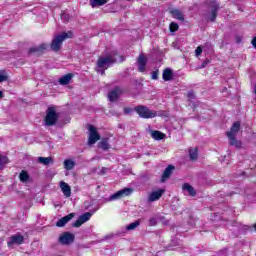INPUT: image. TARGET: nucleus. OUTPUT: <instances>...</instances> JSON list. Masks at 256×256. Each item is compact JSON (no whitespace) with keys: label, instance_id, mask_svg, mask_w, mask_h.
<instances>
[{"label":"nucleus","instance_id":"34","mask_svg":"<svg viewBox=\"0 0 256 256\" xmlns=\"http://www.w3.org/2000/svg\"><path fill=\"white\" fill-rule=\"evenodd\" d=\"M149 225L150 227H155L157 225V218H150Z\"/></svg>","mask_w":256,"mask_h":256},{"label":"nucleus","instance_id":"41","mask_svg":"<svg viewBox=\"0 0 256 256\" xmlns=\"http://www.w3.org/2000/svg\"><path fill=\"white\" fill-rule=\"evenodd\" d=\"M237 43H241V38L237 37Z\"/></svg>","mask_w":256,"mask_h":256},{"label":"nucleus","instance_id":"22","mask_svg":"<svg viewBox=\"0 0 256 256\" xmlns=\"http://www.w3.org/2000/svg\"><path fill=\"white\" fill-rule=\"evenodd\" d=\"M19 179L21 183H29L31 176H29V173L26 170H22L19 174Z\"/></svg>","mask_w":256,"mask_h":256},{"label":"nucleus","instance_id":"2","mask_svg":"<svg viewBox=\"0 0 256 256\" xmlns=\"http://www.w3.org/2000/svg\"><path fill=\"white\" fill-rule=\"evenodd\" d=\"M72 37V32H63L62 34L57 35L50 44L51 51H54L55 53L59 52L65 39H71Z\"/></svg>","mask_w":256,"mask_h":256},{"label":"nucleus","instance_id":"47","mask_svg":"<svg viewBox=\"0 0 256 256\" xmlns=\"http://www.w3.org/2000/svg\"><path fill=\"white\" fill-rule=\"evenodd\" d=\"M102 171H104V172H105V168H103V169H102Z\"/></svg>","mask_w":256,"mask_h":256},{"label":"nucleus","instance_id":"45","mask_svg":"<svg viewBox=\"0 0 256 256\" xmlns=\"http://www.w3.org/2000/svg\"><path fill=\"white\" fill-rule=\"evenodd\" d=\"M254 229H255V231H256V223L254 224Z\"/></svg>","mask_w":256,"mask_h":256},{"label":"nucleus","instance_id":"6","mask_svg":"<svg viewBox=\"0 0 256 256\" xmlns=\"http://www.w3.org/2000/svg\"><path fill=\"white\" fill-rule=\"evenodd\" d=\"M131 193H133V190L131 188H124L121 189L119 191H117L116 193L112 194L107 201H117L119 199H123V197H129V195H131Z\"/></svg>","mask_w":256,"mask_h":256},{"label":"nucleus","instance_id":"30","mask_svg":"<svg viewBox=\"0 0 256 256\" xmlns=\"http://www.w3.org/2000/svg\"><path fill=\"white\" fill-rule=\"evenodd\" d=\"M98 147L100 149H103V151H107L109 149V142L107 140H102L101 142H99Z\"/></svg>","mask_w":256,"mask_h":256},{"label":"nucleus","instance_id":"7","mask_svg":"<svg viewBox=\"0 0 256 256\" xmlns=\"http://www.w3.org/2000/svg\"><path fill=\"white\" fill-rule=\"evenodd\" d=\"M89 137H88V145H95L101 139V135L97 132V128L93 125L88 126Z\"/></svg>","mask_w":256,"mask_h":256},{"label":"nucleus","instance_id":"43","mask_svg":"<svg viewBox=\"0 0 256 256\" xmlns=\"http://www.w3.org/2000/svg\"><path fill=\"white\" fill-rule=\"evenodd\" d=\"M120 57V62L122 63V61H123V57L122 56H119Z\"/></svg>","mask_w":256,"mask_h":256},{"label":"nucleus","instance_id":"13","mask_svg":"<svg viewBox=\"0 0 256 256\" xmlns=\"http://www.w3.org/2000/svg\"><path fill=\"white\" fill-rule=\"evenodd\" d=\"M73 217H75V213H70L67 216L62 217L61 219H59L56 223L57 227H65V225H67V223H69V221H71V219H73Z\"/></svg>","mask_w":256,"mask_h":256},{"label":"nucleus","instance_id":"12","mask_svg":"<svg viewBox=\"0 0 256 256\" xmlns=\"http://www.w3.org/2000/svg\"><path fill=\"white\" fill-rule=\"evenodd\" d=\"M163 193H165L163 189L151 192L148 196V202L153 203L154 201H159L160 197H163Z\"/></svg>","mask_w":256,"mask_h":256},{"label":"nucleus","instance_id":"1","mask_svg":"<svg viewBox=\"0 0 256 256\" xmlns=\"http://www.w3.org/2000/svg\"><path fill=\"white\" fill-rule=\"evenodd\" d=\"M241 129V123L239 122H235L230 131L227 132V137L229 139V143L230 145H232L233 147H236V149H241V141L237 140V134L239 133V130Z\"/></svg>","mask_w":256,"mask_h":256},{"label":"nucleus","instance_id":"24","mask_svg":"<svg viewBox=\"0 0 256 256\" xmlns=\"http://www.w3.org/2000/svg\"><path fill=\"white\" fill-rule=\"evenodd\" d=\"M152 139H155L156 141H161L162 139H165V134L160 131H152L151 133Z\"/></svg>","mask_w":256,"mask_h":256},{"label":"nucleus","instance_id":"5","mask_svg":"<svg viewBox=\"0 0 256 256\" xmlns=\"http://www.w3.org/2000/svg\"><path fill=\"white\" fill-rule=\"evenodd\" d=\"M135 111L142 119H153L157 117V112L149 109L147 106L139 105L135 107Z\"/></svg>","mask_w":256,"mask_h":256},{"label":"nucleus","instance_id":"9","mask_svg":"<svg viewBox=\"0 0 256 256\" xmlns=\"http://www.w3.org/2000/svg\"><path fill=\"white\" fill-rule=\"evenodd\" d=\"M73 241H75V235H73L69 232H65L59 237V242L62 245H71V243H73Z\"/></svg>","mask_w":256,"mask_h":256},{"label":"nucleus","instance_id":"37","mask_svg":"<svg viewBox=\"0 0 256 256\" xmlns=\"http://www.w3.org/2000/svg\"><path fill=\"white\" fill-rule=\"evenodd\" d=\"M188 99H195V94L193 92H188Z\"/></svg>","mask_w":256,"mask_h":256},{"label":"nucleus","instance_id":"4","mask_svg":"<svg viewBox=\"0 0 256 256\" xmlns=\"http://www.w3.org/2000/svg\"><path fill=\"white\" fill-rule=\"evenodd\" d=\"M44 121L47 127H53V125H56L57 121H59V114H57L55 107H49L46 110Z\"/></svg>","mask_w":256,"mask_h":256},{"label":"nucleus","instance_id":"38","mask_svg":"<svg viewBox=\"0 0 256 256\" xmlns=\"http://www.w3.org/2000/svg\"><path fill=\"white\" fill-rule=\"evenodd\" d=\"M133 110L131 108H124L125 115H129Z\"/></svg>","mask_w":256,"mask_h":256},{"label":"nucleus","instance_id":"8","mask_svg":"<svg viewBox=\"0 0 256 256\" xmlns=\"http://www.w3.org/2000/svg\"><path fill=\"white\" fill-rule=\"evenodd\" d=\"M95 211L97 210H94L93 212H86L81 216H79V218L72 224V227L79 228L83 225V223H87V221H89V219L93 217V214L95 213Z\"/></svg>","mask_w":256,"mask_h":256},{"label":"nucleus","instance_id":"36","mask_svg":"<svg viewBox=\"0 0 256 256\" xmlns=\"http://www.w3.org/2000/svg\"><path fill=\"white\" fill-rule=\"evenodd\" d=\"M3 81H7V76L0 74V83H3Z\"/></svg>","mask_w":256,"mask_h":256},{"label":"nucleus","instance_id":"31","mask_svg":"<svg viewBox=\"0 0 256 256\" xmlns=\"http://www.w3.org/2000/svg\"><path fill=\"white\" fill-rule=\"evenodd\" d=\"M179 30V24L175 22L170 23V31L171 33H175V31Z\"/></svg>","mask_w":256,"mask_h":256},{"label":"nucleus","instance_id":"23","mask_svg":"<svg viewBox=\"0 0 256 256\" xmlns=\"http://www.w3.org/2000/svg\"><path fill=\"white\" fill-rule=\"evenodd\" d=\"M47 47H49V45L41 44L38 47L30 48V53H43V51H45L47 49Z\"/></svg>","mask_w":256,"mask_h":256},{"label":"nucleus","instance_id":"46","mask_svg":"<svg viewBox=\"0 0 256 256\" xmlns=\"http://www.w3.org/2000/svg\"><path fill=\"white\" fill-rule=\"evenodd\" d=\"M102 171H104V172H105V168H103V169H102Z\"/></svg>","mask_w":256,"mask_h":256},{"label":"nucleus","instance_id":"25","mask_svg":"<svg viewBox=\"0 0 256 256\" xmlns=\"http://www.w3.org/2000/svg\"><path fill=\"white\" fill-rule=\"evenodd\" d=\"M183 191H188L189 195H191V197H195L196 193L195 192V188H193V186L189 185L188 183H185L182 186Z\"/></svg>","mask_w":256,"mask_h":256},{"label":"nucleus","instance_id":"39","mask_svg":"<svg viewBox=\"0 0 256 256\" xmlns=\"http://www.w3.org/2000/svg\"><path fill=\"white\" fill-rule=\"evenodd\" d=\"M207 65H209V60H205V61L202 63V68L207 67Z\"/></svg>","mask_w":256,"mask_h":256},{"label":"nucleus","instance_id":"29","mask_svg":"<svg viewBox=\"0 0 256 256\" xmlns=\"http://www.w3.org/2000/svg\"><path fill=\"white\" fill-rule=\"evenodd\" d=\"M141 225V222L139 220L130 223L128 226H126V231H134V229H137Z\"/></svg>","mask_w":256,"mask_h":256},{"label":"nucleus","instance_id":"19","mask_svg":"<svg viewBox=\"0 0 256 256\" xmlns=\"http://www.w3.org/2000/svg\"><path fill=\"white\" fill-rule=\"evenodd\" d=\"M71 79H73V74L69 73L64 76H62L59 79L60 85H69L71 83Z\"/></svg>","mask_w":256,"mask_h":256},{"label":"nucleus","instance_id":"14","mask_svg":"<svg viewBox=\"0 0 256 256\" xmlns=\"http://www.w3.org/2000/svg\"><path fill=\"white\" fill-rule=\"evenodd\" d=\"M173 171H175V166L173 165H169L163 172L162 174V183H165V181H167V179H169L171 177V174L173 173Z\"/></svg>","mask_w":256,"mask_h":256},{"label":"nucleus","instance_id":"28","mask_svg":"<svg viewBox=\"0 0 256 256\" xmlns=\"http://www.w3.org/2000/svg\"><path fill=\"white\" fill-rule=\"evenodd\" d=\"M189 155H190V159L192 161L197 160V157H199L198 149L197 148L190 149L189 150Z\"/></svg>","mask_w":256,"mask_h":256},{"label":"nucleus","instance_id":"27","mask_svg":"<svg viewBox=\"0 0 256 256\" xmlns=\"http://www.w3.org/2000/svg\"><path fill=\"white\" fill-rule=\"evenodd\" d=\"M106 3H107V0H90L91 7H101Z\"/></svg>","mask_w":256,"mask_h":256},{"label":"nucleus","instance_id":"3","mask_svg":"<svg viewBox=\"0 0 256 256\" xmlns=\"http://www.w3.org/2000/svg\"><path fill=\"white\" fill-rule=\"evenodd\" d=\"M117 57V51H112L107 56L98 59L97 67L99 69H109L113 63H117Z\"/></svg>","mask_w":256,"mask_h":256},{"label":"nucleus","instance_id":"16","mask_svg":"<svg viewBox=\"0 0 256 256\" xmlns=\"http://www.w3.org/2000/svg\"><path fill=\"white\" fill-rule=\"evenodd\" d=\"M119 95H121V89L119 87L114 88L108 94L109 101H117L119 99Z\"/></svg>","mask_w":256,"mask_h":256},{"label":"nucleus","instance_id":"42","mask_svg":"<svg viewBox=\"0 0 256 256\" xmlns=\"http://www.w3.org/2000/svg\"><path fill=\"white\" fill-rule=\"evenodd\" d=\"M3 97V91H0V99Z\"/></svg>","mask_w":256,"mask_h":256},{"label":"nucleus","instance_id":"10","mask_svg":"<svg viewBox=\"0 0 256 256\" xmlns=\"http://www.w3.org/2000/svg\"><path fill=\"white\" fill-rule=\"evenodd\" d=\"M211 12L208 15V21L214 22L217 19V11H219V4L217 2L210 3Z\"/></svg>","mask_w":256,"mask_h":256},{"label":"nucleus","instance_id":"26","mask_svg":"<svg viewBox=\"0 0 256 256\" xmlns=\"http://www.w3.org/2000/svg\"><path fill=\"white\" fill-rule=\"evenodd\" d=\"M38 163L42 165H51L53 163V158L51 157H38Z\"/></svg>","mask_w":256,"mask_h":256},{"label":"nucleus","instance_id":"20","mask_svg":"<svg viewBox=\"0 0 256 256\" xmlns=\"http://www.w3.org/2000/svg\"><path fill=\"white\" fill-rule=\"evenodd\" d=\"M162 79H164V81H171V79H173V70L170 68L164 69Z\"/></svg>","mask_w":256,"mask_h":256},{"label":"nucleus","instance_id":"32","mask_svg":"<svg viewBox=\"0 0 256 256\" xmlns=\"http://www.w3.org/2000/svg\"><path fill=\"white\" fill-rule=\"evenodd\" d=\"M61 19H62V21H64V23H68L69 19H70V16L67 13H62L61 14Z\"/></svg>","mask_w":256,"mask_h":256},{"label":"nucleus","instance_id":"48","mask_svg":"<svg viewBox=\"0 0 256 256\" xmlns=\"http://www.w3.org/2000/svg\"><path fill=\"white\" fill-rule=\"evenodd\" d=\"M127 1H131V0H127Z\"/></svg>","mask_w":256,"mask_h":256},{"label":"nucleus","instance_id":"17","mask_svg":"<svg viewBox=\"0 0 256 256\" xmlns=\"http://www.w3.org/2000/svg\"><path fill=\"white\" fill-rule=\"evenodd\" d=\"M60 189L65 197H71V186L66 182H60Z\"/></svg>","mask_w":256,"mask_h":256},{"label":"nucleus","instance_id":"33","mask_svg":"<svg viewBox=\"0 0 256 256\" xmlns=\"http://www.w3.org/2000/svg\"><path fill=\"white\" fill-rule=\"evenodd\" d=\"M151 79H153V80L159 79V70L152 72Z\"/></svg>","mask_w":256,"mask_h":256},{"label":"nucleus","instance_id":"11","mask_svg":"<svg viewBox=\"0 0 256 256\" xmlns=\"http://www.w3.org/2000/svg\"><path fill=\"white\" fill-rule=\"evenodd\" d=\"M25 241V237L21 234H15L10 237V240L8 241V246L11 247V245H23V242Z\"/></svg>","mask_w":256,"mask_h":256},{"label":"nucleus","instance_id":"15","mask_svg":"<svg viewBox=\"0 0 256 256\" xmlns=\"http://www.w3.org/2000/svg\"><path fill=\"white\" fill-rule=\"evenodd\" d=\"M137 64L138 71H140V73H143L145 71V67H147V58H145V56L143 55H140L138 57Z\"/></svg>","mask_w":256,"mask_h":256},{"label":"nucleus","instance_id":"35","mask_svg":"<svg viewBox=\"0 0 256 256\" xmlns=\"http://www.w3.org/2000/svg\"><path fill=\"white\" fill-rule=\"evenodd\" d=\"M195 53H196V57H199V55L203 53V48L201 46H198L195 50Z\"/></svg>","mask_w":256,"mask_h":256},{"label":"nucleus","instance_id":"44","mask_svg":"<svg viewBox=\"0 0 256 256\" xmlns=\"http://www.w3.org/2000/svg\"><path fill=\"white\" fill-rule=\"evenodd\" d=\"M101 74H102V75H105V70H102V71H101Z\"/></svg>","mask_w":256,"mask_h":256},{"label":"nucleus","instance_id":"18","mask_svg":"<svg viewBox=\"0 0 256 256\" xmlns=\"http://www.w3.org/2000/svg\"><path fill=\"white\" fill-rule=\"evenodd\" d=\"M170 14L174 19H178V21H185V16L183 15V12L179 9H172L170 10Z\"/></svg>","mask_w":256,"mask_h":256},{"label":"nucleus","instance_id":"40","mask_svg":"<svg viewBox=\"0 0 256 256\" xmlns=\"http://www.w3.org/2000/svg\"><path fill=\"white\" fill-rule=\"evenodd\" d=\"M252 45H253V47H255V49H256V37H254V38L252 39Z\"/></svg>","mask_w":256,"mask_h":256},{"label":"nucleus","instance_id":"21","mask_svg":"<svg viewBox=\"0 0 256 256\" xmlns=\"http://www.w3.org/2000/svg\"><path fill=\"white\" fill-rule=\"evenodd\" d=\"M64 169H66V171H71L73 169H75V161H73L72 159H66L64 160Z\"/></svg>","mask_w":256,"mask_h":256}]
</instances>
